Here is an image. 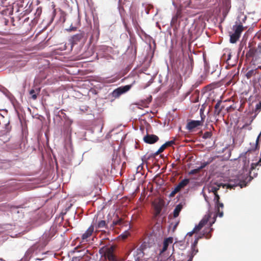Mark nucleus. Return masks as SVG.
<instances>
[{"label":"nucleus","mask_w":261,"mask_h":261,"mask_svg":"<svg viewBox=\"0 0 261 261\" xmlns=\"http://www.w3.org/2000/svg\"><path fill=\"white\" fill-rule=\"evenodd\" d=\"M217 210V215L220 217H222L223 216V212L222 211H221V209H223L224 207V205L222 203L218 202L215 203Z\"/></svg>","instance_id":"nucleus-20"},{"label":"nucleus","mask_w":261,"mask_h":261,"mask_svg":"<svg viewBox=\"0 0 261 261\" xmlns=\"http://www.w3.org/2000/svg\"><path fill=\"white\" fill-rule=\"evenodd\" d=\"M85 34L84 32H80L77 34L73 35L71 39L72 45L77 44L79 42L82 41L85 37Z\"/></svg>","instance_id":"nucleus-11"},{"label":"nucleus","mask_w":261,"mask_h":261,"mask_svg":"<svg viewBox=\"0 0 261 261\" xmlns=\"http://www.w3.org/2000/svg\"><path fill=\"white\" fill-rule=\"evenodd\" d=\"M56 5L54 2L51 3V7L53 9V17H55L56 15H59V20L60 22H64L65 21L66 18V13L64 12V11L63 10H58L57 11L58 9L56 8Z\"/></svg>","instance_id":"nucleus-7"},{"label":"nucleus","mask_w":261,"mask_h":261,"mask_svg":"<svg viewBox=\"0 0 261 261\" xmlns=\"http://www.w3.org/2000/svg\"><path fill=\"white\" fill-rule=\"evenodd\" d=\"M123 223V220L122 218H118L117 220H114L110 224V229H113L116 225H121Z\"/></svg>","instance_id":"nucleus-21"},{"label":"nucleus","mask_w":261,"mask_h":261,"mask_svg":"<svg viewBox=\"0 0 261 261\" xmlns=\"http://www.w3.org/2000/svg\"><path fill=\"white\" fill-rule=\"evenodd\" d=\"M66 121L69 122V124H71L72 123V120L70 119L68 117L65 118Z\"/></svg>","instance_id":"nucleus-39"},{"label":"nucleus","mask_w":261,"mask_h":261,"mask_svg":"<svg viewBox=\"0 0 261 261\" xmlns=\"http://www.w3.org/2000/svg\"><path fill=\"white\" fill-rule=\"evenodd\" d=\"M189 179L186 178L181 180L176 186L179 188V189H181L186 187L189 183Z\"/></svg>","instance_id":"nucleus-25"},{"label":"nucleus","mask_w":261,"mask_h":261,"mask_svg":"<svg viewBox=\"0 0 261 261\" xmlns=\"http://www.w3.org/2000/svg\"><path fill=\"white\" fill-rule=\"evenodd\" d=\"M159 140V137L155 135L147 134L143 137V141L147 144H153Z\"/></svg>","instance_id":"nucleus-12"},{"label":"nucleus","mask_w":261,"mask_h":261,"mask_svg":"<svg viewBox=\"0 0 261 261\" xmlns=\"http://www.w3.org/2000/svg\"><path fill=\"white\" fill-rule=\"evenodd\" d=\"M204 196V199L205 200V201L207 202V203H209V201H208V197L204 194L203 195Z\"/></svg>","instance_id":"nucleus-41"},{"label":"nucleus","mask_w":261,"mask_h":261,"mask_svg":"<svg viewBox=\"0 0 261 261\" xmlns=\"http://www.w3.org/2000/svg\"><path fill=\"white\" fill-rule=\"evenodd\" d=\"M261 165V158L259 159L258 162L256 163H252L251 165V170H253L255 169L257 166Z\"/></svg>","instance_id":"nucleus-30"},{"label":"nucleus","mask_w":261,"mask_h":261,"mask_svg":"<svg viewBox=\"0 0 261 261\" xmlns=\"http://www.w3.org/2000/svg\"><path fill=\"white\" fill-rule=\"evenodd\" d=\"M233 28L234 32L230 35V42L235 43L240 38L242 32L244 30V28L241 24L234 25Z\"/></svg>","instance_id":"nucleus-5"},{"label":"nucleus","mask_w":261,"mask_h":261,"mask_svg":"<svg viewBox=\"0 0 261 261\" xmlns=\"http://www.w3.org/2000/svg\"><path fill=\"white\" fill-rule=\"evenodd\" d=\"M249 125H248V124H244V125L242 126V129H243V128H246L247 127H249Z\"/></svg>","instance_id":"nucleus-43"},{"label":"nucleus","mask_w":261,"mask_h":261,"mask_svg":"<svg viewBox=\"0 0 261 261\" xmlns=\"http://www.w3.org/2000/svg\"><path fill=\"white\" fill-rule=\"evenodd\" d=\"M192 70L193 67L189 61L180 62L177 68V72L180 78L184 77L186 79L192 73Z\"/></svg>","instance_id":"nucleus-1"},{"label":"nucleus","mask_w":261,"mask_h":261,"mask_svg":"<svg viewBox=\"0 0 261 261\" xmlns=\"http://www.w3.org/2000/svg\"><path fill=\"white\" fill-rule=\"evenodd\" d=\"M40 89L36 88L35 89H32L30 91V94L31 95L33 99L35 100L37 99V95L40 93Z\"/></svg>","instance_id":"nucleus-22"},{"label":"nucleus","mask_w":261,"mask_h":261,"mask_svg":"<svg viewBox=\"0 0 261 261\" xmlns=\"http://www.w3.org/2000/svg\"><path fill=\"white\" fill-rule=\"evenodd\" d=\"M261 110V101L256 104L255 106V112L260 111Z\"/></svg>","instance_id":"nucleus-37"},{"label":"nucleus","mask_w":261,"mask_h":261,"mask_svg":"<svg viewBox=\"0 0 261 261\" xmlns=\"http://www.w3.org/2000/svg\"><path fill=\"white\" fill-rule=\"evenodd\" d=\"M70 30H73V28L70 29Z\"/></svg>","instance_id":"nucleus-46"},{"label":"nucleus","mask_w":261,"mask_h":261,"mask_svg":"<svg viewBox=\"0 0 261 261\" xmlns=\"http://www.w3.org/2000/svg\"><path fill=\"white\" fill-rule=\"evenodd\" d=\"M182 208V205L181 204H178L175 207L173 211V217L176 218L178 216Z\"/></svg>","instance_id":"nucleus-23"},{"label":"nucleus","mask_w":261,"mask_h":261,"mask_svg":"<svg viewBox=\"0 0 261 261\" xmlns=\"http://www.w3.org/2000/svg\"><path fill=\"white\" fill-rule=\"evenodd\" d=\"M173 243V238L169 237L164 240L163 242V247L161 251V253L165 252L168 248L169 244H171Z\"/></svg>","instance_id":"nucleus-18"},{"label":"nucleus","mask_w":261,"mask_h":261,"mask_svg":"<svg viewBox=\"0 0 261 261\" xmlns=\"http://www.w3.org/2000/svg\"><path fill=\"white\" fill-rule=\"evenodd\" d=\"M212 136V133L211 132H206L204 133L203 138L204 139H208L210 138Z\"/></svg>","instance_id":"nucleus-32"},{"label":"nucleus","mask_w":261,"mask_h":261,"mask_svg":"<svg viewBox=\"0 0 261 261\" xmlns=\"http://www.w3.org/2000/svg\"><path fill=\"white\" fill-rule=\"evenodd\" d=\"M200 171L201 170H200V169L199 168H198L197 169L191 170L189 172V174H191V175L199 173Z\"/></svg>","instance_id":"nucleus-33"},{"label":"nucleus","mask_w":261,"mask_h":261,"mask_svg":"<svg viewBox=\"0 0 261 261\" xmlns=\"http://www.w3.org/2000/svg\"><path fill=\"white\" fill-rule=\"evenodd\" d=\"M254 55V51L252 49H249V51L247 53L246 56L248 57H252Z\"/></svg>","instance_id":"nucleus-35"},{"label":"nucleus","mask_w":261,"mask_h":261,"mask_svg":"<svg viewBox=\"0 0 261 261\" xmlns=\"http://www.w3.org/2000/svg\"><path fill=\"white\" fill-rule=\"evenodd\" d=\"M231 54H230V53H229V54L228 55V57H227V60H226V61H227V62L229 60H230V58H231Z\"/></svg>","instance_id":"nucleus-42"},{"label":"nucleus","mask_w":261,"mask_h":261,"mask_svg":"<svg viewBox=\"0 0 261 261\" xmlns=\"http://www.w3.org/2000/svg\"><path fill=\"white\" fill-rule=\"evenodd\" d=\"M132 86V85H127L117 88L116 89L114 90L113 92V96L115 97H119L120 95L129 91L131 88Z\"/></svg>","instance_id":"nucleus-9"},{"label":"nucleus","mask_w":261,"mask_h":261,"mask_svg":"<svg viewBox=\"0 0 261 261\" xmlns=\"http://www.w3.org/2000/svg\"><path fill=\"white\" fill-rule=\"evenodd\" d=\"M259 136H258L257 139H256V147H257V145H258V140H259Z\"/></svg>","instance_id":"nucleus-44"},{"label":"nucleus","mask_w":261,"mask_h":261,"mask_svg":"<svg viewBox=\"0 0 261 261\" xmlns=\"http://www.w3.org/2000/svg\"><path fill=\"white\" fill-rule=\"evenodd\" d=\"M151 99H152V96H150V97H149V102H150V101H151Z\"/></svg>","instance_id":"nucleus-45"},{"label":"nucleus","mask_w":261,"mask_h":261,"mask_svg":"<svg viewBox=\"0 0 261 261\" xmlns=\"http://www.w3.org/2000/svg\"><path fill=\"white\" fill-rule=\"evenodd\" d=\"M151 247L152 245L149 243L144 241L137 250L138 258L142 257L145 254H148Z\"/></svg>","instance_id":"nucleus-6"},{"label":"nucleus","mask_w":261,"mask_h":261,"mask_svg":"<svg viewBox=\"0 0 261 261\" xmlns=\"http://www.w3.org/2000/svg\"><path fill=\"white\" fill-rule=\"evenodd\" d=\"M59 8H57L58 10H66L69 9V5L67 0H60L59 2Z\"/></svg>","instance_id":"nucleus-17"},{"label":"nucleus","mask_w":261,"mask_h":261,"mask_svg":"<svg viewBox=\"0 0 261 261\" xmlns=\"http://www.w3.org/2000/svg\"><path fill=\"white\" fill-rule=\"evenodd\" d=\"M237 186H240L241 188L243 187L242 184H241V181L239 179H234V181L230 180L229 183L223 184V187H226L227 189H234L235 187Z\"/></svg>","instance_id":"nucleus-14"},{"label":"nucleus","mask_w":261,"mask_h":261,"mask_svg":"<svg viewBox=\"0 0 261 261\" xmlns=\"http://www.w3.org/2000/svg\"><path fill=\"white\" fill-rule=\"evenodd\" d=\"M212 213L209 212L205 215L203 219L200 221L198 225H196L193 230L187 233V235L191 237L194 233L199 231L208 222H210V219L212 217Z\"/></svg>","instance_id":"nucleus-3"},{"label":"nucleus","mask_w":261,"mask_h":261,"mask_svg":"<svg viewBox=\"0 0 261 261\" xmlns=\"http://www.w3.org/2000/svg\"><path fill=\"white\" fill-rule=\"evenodd\" d=\"M223 184L222 183H211V184L208 187V190L209 192H212L213 194L217 193V192L219 190L221 186L223 187Z\"/></svg>","instance_id":"nucleus-15"},{"label":"nucleus","mask_w":261,"mask_h":261,"mask_svg":"<svg viewBox=\"0 0 261 261\" xmlns=\"http://www.w3.org/2000/svg\"><path fill=\"white\" fill-rule=\"evenodd\" d=\"M213 161L212 158H210L207 162H204L201 163V166L198 167L200 170L205 168L207 165H209Z\"/></svg>","instance_id":"nucleus-27"},{"label":"nucleus","mask_w":261,"mask_h":261,"mask_svg":"<svg viewBox=\"0 0 261 261\" xmlns=\"http://www.w3.org/2000/svg\"><path fill=\"white\" fill-rule=\"evenodd\" d=\"M180 190V189H179V188L177 187V186H176L170 194V197H172L174 196Z\"/></svg>","instance_id":"nucleus-29"},{"label":"nucleus","mask_w":261,"mask_h":261,"mask_svg":"<svg viewBox=\"0 0 261 261\" xmlns=\"http://www.w3.org/2000/svg\"><path fill=\"white\" fill-rule=\"evenodd\" d=\"M191 257H190V259L188 261H191L193 257L198 252V250L197 247H191Z\"/></svg>","instance_id":"nucleus-28"},{"label":"nucleus","mask_w":261,"mask_h":261,"mask_svg":"<svg viewBox=\"0 0 261 261\" xmlns=\"http://www.w3.org/2000/svg\"><path fill=\"white\" fill-rule=\"evenodd\" d=\"M221 100H219L215 105L214 115L215 117L219 116L222 110L224 109V106H221Z\"/></svg>","instance_id":"nucleus-16"},{"label":"nucleus","mask_w":261,"mask_h":261,"mask_svg":"<svg viewBox=\"0 0 261 261\" xmlns=\"http://www.w3.org/2000/svg\"><path fill=\"white\" fill-rule=\"evenodd\" d=\"M162 207L159 204H155L154 205V216L155 217H157L160 215L161 212L162 211Z\"/></svg>","instance_id":"nucleus-24"},{"label":"nucleus","mask_w":261,"mask_h":261,"mask_svg":"<svg viewBox=\"0 0 261 261\" xmlns=\"http://www.w3.org/2000/svg\"><path fill=\"white\" fill-rule=\"evenodd\" d=\"M202 114V115H201V120H192L188 123L187 127L189 130H191L197 126L202 125L205 116L203 113Z\"/></svg>","instance_id":"nucleus-10"},{"label":"nucleus","mask_w":261,"mask_h":261,"mask_svg":"<svg viewBox=\"0 0 261 261\" xmlns=\"http://www.w3.org/2000/svg\"><path fill=\"white\" fill-rule=\"evenodd\" d=\"M94 230V225L92 224L87 229L86 232L83 234L82 236V242H87L88 239L90 238L93 234Z\"/></svg>","instance_id":"nucleus-13"},{"label":"nucleus","mask_w":261,"mask_h":261,"mask_svg":"<svg viewBox=\"0 0 261 261\" xmlns=\"http://www.w3.org/2000/svg\"><path fill=\"white\" fill-rule=\"evenodd\" d=\"M175 143V142L174 140H171L168 142H166L164 145H165L166 147H169L172 146L173 144Z\"/></svg>","instance_id":"nucleus-34"},{"label":"nucleus","mask_w":261,"mask_h":261,"mask_svg":"<svg viewBox=\"0 0 261 261\" xmlns=\"http://www.w3.org/2000/svg\"><path fill=\"white\" fill-rule=\"evenodd\" d=\"M251 127H249V129H251Z\"/></svg>","instance_id":"nucleus-47"},{"label":"nucleus","mask_w":261,"mask_h":261,"mask_svg":"<svg viewBox=\"0 0 261 261\" xmlns=\"http://www.w3.org/2000/svg\"><path fill=\"white\" fill-rule=\"evenodd\" d=\"M114 246H112L106 248L103 252H102V250H100L99 253L103 254V256L105 259H108L109 261H118V259L114 254Z\"/></svg>","instance_id":"nucleus-4"},{"label":"nucleus","mask_w":261,"mask_h":261,"mask_svg":"<svg viewBox=\"0 0 261 261\" xmlns=\"http://www.w3.org/2000/svg\"><path fill=\"white\" fill-rule=\"evenodd\" d=\"M249 150L246 151L244 154L241 155L239 157V160L242 161V162L244 163V166L245 167L246 166H248L249 161V159L247 158V154L249 153Z\"/></svg>","instance_id":"nucleus-19"},{"label":"nucleus","mask_w":261,"mask_h":261,"mask_svg":"<svg viewBox=\"0 0 261 261\" xmlns=\"http://www.w3.org/2000/svg\"><path fill=\"white\" fill-rule=\"evenodd\" d=\"M214 195L215 196L214 200L215 203H217V202H219L220 196L218 194V193L214 194Z\"/></svg>","instance_id":"nucleus-36"},{"label":"nucleus","mask_w":261,"mask_h":261,"mask_svg":"<svg viewBox=\"0 0 261 261\" xmlns=\"http://www.w3.org/2000/svg\"><path fill=\"white\" fill-rule=\"evenodd\" d=\"M256 73V70H250L248 71L246 74V76L248 79H250L253 75H255Z\"/></svg>","instance_id":"nucleus-26"},{"label":"nucleus","mask_w":261,"mask_h":261,"mask_svg":"<svg viewBox=\"0 0 261 261\" xmlns=\"http://www.w3.org/2000/svg\"><path fill=\"white\" fill-rule=\"evenodd\" d=\"M166 148L165 145L164 144L162 145L160 148L158 149V150L154 153L155 155H158L160 153L163 152L164 150Z\"/></svg>","instance_id":"nucleus-31"},{"label":"nucleus","mask_w":261,"mask_h":261,"mask_svg":"<svg viewBox=\"0 0 261 261\" xmlns=\"http://www.w3.org/2000/svg\"><path fill=\"white\" fill-rule=\"evenodd\" d=\"M128 237V233H126L125 234H122V237L123 239H126Z\"/></svg>","instance_id":"nucleus-40"},{"label":"nucleus","mask_w":261,"mask_h":261,"mask_svg":"<svg viewBox=\"0 0 261 261\" xmlns=\"http://www.w3.org/2000/svg\"><path fill=\"white\" fill-rule=\"evenodd\" d=\"M98 215L96 217H95L94 220H95V228L96 229H108V224L110 222L109 219L107 220H101L100 219H98Z\"/></svg>","instance_id":"nucleus-8"},{"label":"nucleus","mask_w":261,"mask_h":261,"mask_svg":"<svg viewBox=\"0 0 261 261\" xmlns=\"http://www.w3.org/2000/svg\"><path fill=\"white\" fill-rule=\"evenodd\" d=\"M256 51H258L259 53L261 52V44H259L258 45L257 48L255 50Z\"/></svg>","instance_id":"nucleus-38"},{"label":"nucleus","mask_w":261,"mask_h":261,"mask_svg":"<svg viewBox=\"0 0 261 261\" xmlns=\"http://www.w3.org/2000/svg\"><path fill=\"white\" fill-rule=\"evenodd\" d=\"M216 217H217V215H214V217L213 218L212 221H210L209 227L207 228H205L203 230V233L201 235L197 237L195 239V241H194V243L192 245V247H193L194 248L197 247L198 240L200 239H201V238H202L204 237L206 239H210L211 238V236H212L211 232L213 231V228H210V227L215 223Z\"/></svg>","instance_id":"nucleus-2"}]
</instances>
